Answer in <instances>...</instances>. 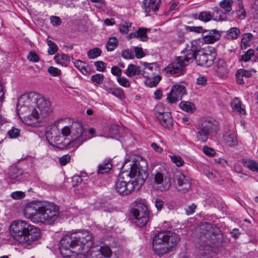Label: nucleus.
Segmentation results:
<instances>
[{"mask_svg": "<svg viewBox=\"0 0 258 258\" xmlns=\"http://www.w3.org/2000/svg\"><path fill=\"white\" fill-rule=\"evenodd\" d=\"M153 81H150L149 80H147L146 83L148 85V86L150 87H153L156 86L157 84L160 82L161 80V77L159 76H155L154 75H153Z\"/></svg>", "mask_w": 258, "mask_h": 258, "instance_id": "47", "label": "nucleus"}, {"mask_svg": "<svg viewBox=\"0 0 258 258\" xmlns=\"http://www.w3.org/2000/svg\"><path fill=\"white\" fill-rule=\"evenodd\" d=\"M27 59L32 62H38L39 60L38 55L34 51H30L27 56Z\"/></svg>", "mask_w": 258, "mask_h": 258, "instance_id": "50", "label": "nucleus"}, {"mask_svg": "<svg viewBox=\"0 0 258 258\" xmlns=\"http://www.w3.org/2000/svg\"><path fill=\"white\" fill-rule=\"evenodd\" d=\"M180 240L179 235L170 231L158 232L153 238L152 248L160 256L173 250Z\"/></svg>", "mask_w": 258, "mask_h": 258, "instance_id": "6", "label": "nucleus"}, {"mask_svg": "<svg viewBox=\"0 0 258 258\" xmlns=\"http://www.w3.org/2000/svg\"><path fill=\"white\" fill-rule=\"evenodd\" d=\"M111 72L113 75L116 76L117 77H120L121 75L122 71L117 67L113 66L111 68Z\"/></svg>", "mask_w": 258, "mask_h": 258, "instance_id": "58", "label": "nucleus"}, {"mask_svg": "<svg viewBox=\"0 0 258 258\" xmlns=\"http://www.w3.org/2000/svg\"><path fill=\"white\" fill-rule=\"evenodd\" d=\"M132 26V23L127 22H124L119 25V31L123 34H126L128 31V28Z\"/></svg>", "mask_w": 258, "mask_h": 258, "instance_id": "46", "label": "nucleus"}, {"mask_svg": "<svg viewBox=\"0 0 258 258\" xmlns=\"http://www.w3.org/2000/svg\"><path fill=\"white\" fill-rule=\"evenodd\" d=\"M30 102L36 104V107L33 109L31 114V116L35 119L44 118L51 111L50 101L44 98L42 95L33 92L20 96L18 100L17 111L19 110V106L28 105Z\"/></svg>", "mask_w": 258, "mask_h": 258, "instance_id": "5", "label": "nucleus"}, {"mask_svg": "<svg viewBox=\"0 0 258 258\" xmlns=\"http://www.w3.org/2000/svg\"><path fill=\"white\" fill-rule=\"evenodd\" d=\"M254 55V50L251 49H248L244 54L242 55L239 59L241 61L247 62L250 60Z\"/></svg>", "mask_w": 258, "mask_h": 258, "instance_id": "37", "label": "nucleus"}, {"mask_svg": "<svg viewBox=\"0 0 258 258\" xmlns=\"http://www.w3.org/2000/svg\"><path fill=\"white\" fill-rule=\"evenodd\" d=\"M20 130L15 127H12V128L10 130L8 133L11 138H17L20 135Z\"/></svg>", "mask_w": 258, "mask_h": 258, "instance_id": "51", "label": "nucleus"}, {"mask_svg": "<svg viewBox=\"0 0 258 258\" xmlns=\"http://www.w3.org/2000/svg\"><path fill=\"white\" fill-rule=\"evenodd\" d=\"M147 29L146 28H140L137 31L138 33V38L140 39L142 41H147L148 39V37L147 35Z\"/></svg>", "mask_w": 258, "mask_h": 258, "instance_id": "35", "label": "nucleus"}, {"mask_svg": "<svg viewBox=\"0 0 258 258\" xmlns=\"http://www.w3.org/2000/svg\"><path fill=\"white\" fill-rule=\"evenodd\" d=\"M74 65L83 74H86L88 73L87 70L86 69V64L84 62L77 59L74 61Z\"/></svg>", "mask_w": 258, "mask_h": 258, "instance_id": "33", "label": "nucleus"}, {"mask_svg": "<svg viewBox=\"0 0 258 258\" xmlns=\"http://www.w3.org/2000/svg\"><path fill=\"white\" fill-rule=\"evenodd\" d=\"M112 167V165L109 162H104L100 164L97 171L98 174H104L108 172Z\"/></svg>", "mask_w": 258, "mask_h": 258, "instance_id": "27", "label": "nucleus"}, {"mask_svg": "<svg viewBox=\"0 0 258 258\" xmlns=\"http://www.w3.org/2000/svg\"><path fill=\"white\" fill-rule=\"evenodd\" d=\"M51 22L53 25L58 26L61 23L60 19L59 17L56 16H52L51 18Z\"/></svg>", "mask_w": 258, "mask_h": 258, "instance_id": "63", "label": "nucleus"}, {"mask_svg": "<svg viewBox=\"0 0 258 258\" xmlns=\"http://www.w3.org/2000/svg\"><path fill=\"white\" fill-rule=\"evenodd\" d=\"M11 197L15 200L21 199L25 197V194L22 191H15L11 194Z\"/></svg>", "mask_w": 258, "mask_h": 258, "instance_id": "56", "label": "nucleus"}, {"mask_svg": "<svg viewBox=\"0 0 258 258\" xmlns=\"http://www.w3.org/2000/svg\"><path fill=\"white\" fill-rule=\"evenodd\" d=\"M214 244V239H212V241L208 240L205 243H202L200 245V253L203 256L210 255L212 252V248Z\"/></svg>", "mask_w": 258, "mask_h": 258, "instance_id": "20", "label": "nucleus"}, {"mask_svg": "<svg viewBox=\"0 0 258 258\" xmlns=\"http://www.w3.org/2000/svg\"><path fill=\"white\" fill-rule=\"evenodd\" d=\"M171 161L175 163L178 167H180L183 165L184 162L182 158L179 156L172 155L170 156Z\"/></svg>", "mask_w": 258, "mask_h": 258, "instance_id": "42", "label": "nucleus"}, {"mask_svg": "<svg viewBox=\"0 0 258 258\" xmlns=\"http://www.w3.org/2000/svg\"><path fill=\"white\" fill-rule=\"evenodd\" d=\"M154 181L159 190L161 191L168 190L171 186V176L170 173L165 168H160L155 171Z\"/></svg>", "mask_w": 258, "mask_h": 258, "instance_id": "11", "label": "nucleus"}, {"mask_svg": "<svg viewBox=\"0 0 258 258\" xmlns=\"http://www.w3.org/2000/svg\"><path fill=\"white\" fill-rule=\"evenodd\" d=\"M121 128L116 124H112L109 127L110 137L115 138L120 134Z\"/></svg>", "mask_w": 258, "mask_h": 258, "instance_id": "36", "label": "nucleus"}, {"mask_svg": "<svg viewBox=\"0 0 258 258\" xmlns=\"http://www.w3.org/2000/svg\"><path fill=\"white\" fill-rule=\"evenodd\" d=\"M216 72L219 77L226 78L228 74V69L226 61L223 59H218L216 62Z\"/></svg>", "mask_w": 258, "mask_h": 258, "instance_id": "16", "label": "nucleus"}, {"mask_svg": "<svg viewBox=\"0 0 258 258\" xmlns=\"http://www.w3.org/2000/svg\"><path fill=\"white\" fill-rule=\"evenodd\" d=\"M196 208V205L192 204L191 205L188 206L186 209V214L189 215L194 213L195 210Z\"/></svg>", "mask_w": 258, "mask_h": 258, "instance_id": "62", "label": "nucleus"}, {"mask_svg": "<svg viewBox=\"0 0 258 258\" xmlns=\"http://www.w3.org/2000/svg\"><path fill=\"white\" fill-rule=\"evenodd\" d=\"M24 214L26 218L34 223L51 224L58 218V208L52 203H33L26 205Z\"/></svg>", "mask_w": 258, "mask_h": 258, "instance_id": "3", "label": "nucleus"}, {"mask_svg": "<svg viewBox=\"0 0 258 258\" xmlns=\"http://www.w3.org/2000/svg\"><path fill=\"white\" fill-rule=\"evenodd\" d=\"M160 0H144L143 6L146 13H150L151 10L154 12L159 10Z\"/></svg>", "mask_w": 258, "mask_h": 258, "instance_id": "18", "label": "nucleus"}, {"mask_svg": "<svg viewBox=\"0 0 258 258\" xmlns=\"http://www.w3.org/2000/svg\"><path fill=\"white\" fill-rule=\"evenodd\" d=\"M215 13L216 14V19L218 20L219 21H224L227 19V16L226 15V13H224L222 11L221 9H217L215 11Z\"/></svg>", "mask_w": 258, "mask_h": 258, "instance_id": "44", "label": "nucleus"}, {"mask_svg": "<svg viewBox=\"0 0 258 258\" xmlns=\"http://www.w3.org/2000/svg\"><path fill=\"white\" fill-rule=\"evenodd\" d=\"M101 50L97 47L94 48L88 51L87 55L90 59H93L100 56L101 54Z\"/></svg>", "mask_w": 258, "mask_h": 258, "instance_id": "34", "label": "nucleus"}, {"mask_svg": "<svg viewBox=\"0 0 258 258\" xmlns=\"http://www.w3.org/2000/svg\"><path fill=\"white\" fill-rule=\"evenodd\" d=\"M118 40L115 37H110L106 43V49L108 51H113L117 46Z\"/></svg>", "mask_w": 258, "mask_h": 258, "instance_id": "28", "label": "nucleus"}, {"mask_svg": "<svg viewBox=\"0 0 258 258\" xmlns=\"http://www.w3.org/2000/svg\"><path fill=\"white\" fill-rule=\"evenodd\" d=\"M71 157L69 155H64L59 159V161L61 165H65L70 162Z\"/></svg>", "mask_w": 258, "mask_h": 258, "instance_id": "55", "label": "nucleus"}, {"mask_svg": "<svg viewBox=\"0 0 258 258\" xmlns=\"http://www.w3.org/2000/svg\"><path fill=\"white\" fill-rule=\"evenodd\" d=\"M180 107L182 110L186 112H193L195 110L194 104L190 102L182 101L180 103Z\"/></svg>", "mask_w": 258, "mask_h": 258, "instance_id": "29", "label": "nucleus"}, {"mask_svg": "<svg viewBox=\"0 0 258 258\" xmlns=\"http://www.w3.org/2000/svg\"><path fill=\"white\" fill-rule=\"evenodd\" d=\"M91 80L97 84H101L103 82L104 76L101 74H97L91 77Z\"/></svg>", "mask_w": 258, "mask_h": 258, "instance_id": "43", "label": "nucleus"}, {"mask_svg": "<svg viewBox=\"0 0 258 258\" xmlns=\"http://www.w3.org/2000/svg\"><path fill=\"white\" fill-rule=\"evenodd\" d=\"M240 34V31L236 28H231L227 32L228 37L231 39H236Z\"/></svg>", "mask_w": 258, "mask_h": 258, "instance_id": "38", "label": "nucleus"}, {"mask_svg": "<svg viewBox=\"0 0 258 258\" xmlns=\"http://www.w3.org/2000/svg\"><path fill=\"white\" fill-rule=\"evenodd\" d=\"M92 235L83 230L64 236L60 241L59 250L64 258H109L112 254L108 246H102L97 250L91 249Z\"/></svg>", "mask_w": 258, "mask_h": 258, "instance_id": "1", "label": "nucleus"}, {"mask_svg": "<svg viewBox=\"0 0 258 258\" xmlns=\"http://www.w3.org/2000/svg\"><path fill=\"white\" fill-rule=\"evenodd\" d=\"M174 182L178 186V190L185 192L190 188L191 182L189 178L182 173L178 172L175 174Z\"/></svg>", "mask_w": 258, "mask_h": 258, "instance_id": "15", "label": "nucleus"}, {"mask_svg": "<svg viewBox=\"0 0 258 258\" xmlns=\"http://www.w3.org/2000/svg\"><path fill=\"white\" fill-rule=\"evenodd\" d=\"M61 133L63 136H71V140L64 145L67 148H77L88 138L87 132L83 130L82 124L79 121H75L70 126H64Z\"/></svg>", "mask_w": 258, "mask_h": 258, "instance_id": "8", "label": "nucleus"}, {"mask_svg": "<svg viewBox=\"0 0 258 258\" xmlns=\"http://www.w3.org/2000/svg\"><path fill=\"white\" fill-rule=\"evenodd\" d=\"M96 69L99 72H104L106 68V63L101 61H96L94 63Z\"/></svg>", "mask_w": 258, "mask_h": 258, "instance_id": "54", "label": "nucleus"}, {"mask_svg": "<svg viewBox=\"0 0 258 258\" xmlns=\"http://www.w3.org/2000/svg\"><path fill=\"white\" fill-rule=\"evenodd\" d=\"M130 162H125L116 182V190L120 195H127L138 190L149 176L148 164L145 159L138 156Z\"/></svg>", "mask_w": 258, "mask_h": 258, "instance_id": "2", "label": "nucleus"}, {"mask_svg": "<svg viewBox=\"0 0 258 258\" xmlns=\"http://www.w3.org/2000/svg\"><path fill=\"white\" fill-rule=\"evenodd\" d=\"M256 71L254 69H251L249 70H246L243 69H240L237 71L235 76L237 79V82L239 85H242L244 83L243 77L250 78L253 74L255 73Z\"/></svg>", "mask_w": 258, "mask_h": 258, "instance_id": "17", "label": "nucleus"}, {"mask_svg": "<svg viewBox=\"0 0 258 258\" xmlns=\"http://www.w3.org/2000/svg\"><path fill=\"white\" fill-rule=\"evenodd\" d=\"M186 30L196 33L203 32V29L202 27L187 26L186 27Z\"/></svg>", "mask_w": 258, "mask_h": 258, "instance_id": "59", "label": "nucleus"}, {"mask_svg": "<svg viewBox=\"0 0 258 258\" xmlns=\"http://www.w3.org/2000/svg\"><path fill=\"white\" fill-rule=\"evenodd\" d=\"M55 61L61 66H66L67 63L70 61L69 57L66 54H57L54 57Z\"/></svg>", "mask_w": 258, "mask_h": 258, "instance_id": "25", "label": "nucleus"}, {"mask_svg": "<svg viewBox=\"0 0 258 258\" xmlns=\"http://www.w3.org/2000/svg\"><path fill=\"white\" fill-rule=\"evenodd\" d=\"M223 138L224 142L227 146L232 147L238 144L236 134L233 131H229L226 132Z\"/></svg>", "mask_w": 258, "mask_h": 258, "instance_id": "19", "label": "nucleus"}, {"mask_svg": "<svg viewBox=\"0 0 258 258\" xmlns=\"http://www.w3.org/2000/svg\"><path fill=\"white\" fill-rule=\"evenodd\" d=\"M9 229L12 237L27 249L33 247L40 237V229L24 220L13 221Z\"/></svg>", "mask_w": 258, "mask_h": 258, "instance_id": "4", "label": "nucleus"}, {"mask_svg": "<svg viewBox=\"0 0 258 258\" xmlns=\"http://www.w3.org/2000/svg\"><path fill=\"white\" fill-rule=\"evenodd\" d=\"M217 122L213 118L205 119L202 121L200 130L197 133V138L199 141L205 142L209 136H214L217 132Z\"/></svg>", "mask_w": 258, "mask_h": 258, "instance_id": "9", "label": "nucleus"}, {"mask_svg": "<svg viewBox=\"0 0 258 258\" xmlns=\"http://www.w3.org/2000/svg\"><path fill=\"white\" fill-rule=\"evenodd\" d=\"M239 1V10L236 11V14L237 15V17L239 19L241 20H243L245 18L246 14L245 10L243 8V6L242 4V1Z\"/></svg>", "mask_w": 258, "mask_h": 258, "instance_id": "40", "label": "nucleus"}, {"mask_svg": "<svg viewBox=\"0 0 258 258\" xmlns=\"http://www.w3.org/2000/svg\"><path fill=\"white\" fill-rule=\"evenodd\" d=\"M106 90L108 93L112 94L116 97L121 99L125 98V95L123 90L120 88L107 87Z\"/></svg>", "mask_w": 258, "mask_h": 258, "instance_id": "23", "label": "nucleus"}, {"mask_svg": "<svg viewBox=\"0 0 258 258\" xmlns=\"http://www.w3.org/2000/svg\"><path fill=\"white\" fill-rule=\"evenodd\" d=\"M135 52L136 56L138 58H141L145 56V53L141 48L139 47H135Z\"/></svg>", "mask_w": 258, "mask_h": 258, "instance_id": "57", "label": "nucleus"}, {"mask_svg": "<svg viewBox=\"0 0 258 258\" xmlns=\"http://www.w3.org/2000/svg\"><path fill=\"white\" fill-rule=\"evenodd\" d=\"M138 75H142L144 76V77L147 79V80H150L153 77L154 74L153 73L150 72L149 71L146 69V67L142 70L141 69L138 70Z\"/></svg>", "mask_w": 258, "mask_h": 258, "instance_id": "45", "label": "nucleus"}, {"mask_svg": "<svg viewBox=\"0 0 258 258\" xmlns=\"http://www.w3.org/2000/svg\"><path fill=\"white\" fill-rule=\"evenodd\" d=\"M22 171L16 167H13L9 172V178L12 183H15L22 179Z\"/></svg>", "mask_w": 258, "mask_h": 258, "instance_id": "21", "label": "nucleus"}, {"mask_svg": "<svg viewBox=\"0 0 258 258\" xmlns=\"http://www.w3.org/2000/svg\"><path fill=\"white\" fill-rule=\"evenodd\" d=\"M48 72L52 76H58L60 74L61 71L56 68L49 67L48 69Z\"/></svg>", "mask_w": 258, "mask_h": 258, "instance_id": "53", "label": "nucleus"}, {"mask_svg": "<svg viewBox=\"0 0 258 258\" xmlns=\"http://www.w3.org/2000/svg\"><path fill=\"white\" fill-rule=\"evenodd\" d=\"M164 202L160 199H156L155 201V206L158 211H161L163 208Z\"/></svg>", "mask_w": 258, "mask_h": 258, "instance_id": "60", "label": "nucleus"}, {"mask_svg": "<svg viewBox=\"0 0 258 258\" xmlns=\"http://www.w3.org/2000/svg\"><path fill=\"white\" fill-rule=\"evenodd\" d=\"M160 108L161 106L155 107V115L162 126L169 128L172 126L173 124L171 113L168 112H160Z\"/></svg>", "mask_w": 258, "mask_h": 258, "instance_id": "13", "label": "nucleus"}, {"mask_svg": "<svg viewBox=\"0 0 258 258\" xmlns=\"http://www.w3.org/2000/svg\"><path fill=\"white\" fill-rule=\"evenodd\" d=\"M232 0H223L220 3L219 6L226 13H229L232 10Z\"/></svg>", "mask_w": 258, "mask_h": 258, "instance_id": "30", "label": "nucleus"}, {"mask_svg": "<svg viewBox=\"0 0 258 258\" xmlns=\"http://www.w3.org/2000/svg\"><path fill=\"white\" fill-rule=\"evenodd\" d=\"M131 213L134 217L133 222L140 227L145 226L149 221V212L147 206L139 203L136 207L132 208Z\"/></svg>", "mask_w": 258, "mask_h": 258, "instance_id": "10", "label": "nucleus"}, {"mask_svg": "<svg viewBox=\"0 0 258 258\" xmlns=\"http://www.w3.org/2000/svg\"><path fill=\"white\" fill-rule=\"evenodd\" d=\"M204 172L209 178L215 181L218 180L219 174L212 168L206 166L204 169Z\"/></svg>", "mask_w": 258, "mask_h": 258, "instance_id": "24", "label": "nucleus"}, {"mask_svg": "<svg viewBox=\"0 0 258 258\" xmlns=\"http://www.w3.org/2000/svg\"><path fill=\"white\" fill-rule=\"evenodd\" d=\"M207 79L206 77L202 76L197 79V84L199 85L205 86L207 84Z\"/></svg>", "mask_w": 258, "mask_h": 258, "instance_id": "61", "label": "nucleus"}, {"mask_svg": "<svg viewBox=\"0 0 258 258\" xmlns=\"http://www.w3.org/2000/svg\"><path fill=\"white\" fill-rule=\"evenodd\" d=\"M244 167L248 168L253 171H258V163L253 160H245L243 161Z\"/></svg>", "mask_w": 258, "mask_h": 258, "instance_id": "31", "label": "nucleus"}, {"mask_svg": "<svg viewBox=\"0 0 258 258\" xmlns=\"http://www.w3.org/2000/svg\"><path fill=\"white\" fill-rule=\"evenodd\" d=\"M216 55L217 53L214 48L212 49V51L205 52L200 50L195 59L198 65L208 67L213 64Z\"/></svg>", "mask_w": 258, "mask_h": 258, "instance_id": "12", "label": "nucleus"}, {"mask_svg": "<svg viewBox=\"0 0 258 258\" xmlns=\"http://www.w3.org/2000/svg\"><path fill=\"white\" fill-rule=\"evenodd\" d=\"M231 106L233 109L241 114L245 113L244 109L241 107V102L237 98L233 99L231 102Z\"/></svg>", "mask_w": 258, "mask_h": 258, "instance_id": "26", "label": "nucleus"}, {"mask_svg": "<svg viewBox=\"0 0 258 258\" xmlns=\"http://www.w3.org/2000/svg\"><path fill=\"white\" fill-rule=\"evenodd\" d=\"M117 80L119 85L124 87H128L130 86V81L124 77H117Z\"/></svg>", "mask_w": 258, "mask_h": 258, "instance_id": "48", "label": "nucleus"}, {"mask_svg": "<svg viewBox=\"0 0 258 258\" xmlns=\"http://www.w3.org/2000/svg\"><path fill=\"white\" fill-rule=\"evenodd\" d=\"M47 45L49 46L47 52L49 54L52 55L56 52L58 50V47L55 43L51 40L47 41Z\"/></svg>", "mask_w": 258, "mask_h": 258, "instance_id": "39", "label": "nucleus"}, {"mask_svg": "<svg viewBox=\"0 0 258 258\" xmlns=\"http://www.w3.org/2000/svg\"><path fill=\"white\" fill-rule=\"evenodd\" d=\"M252 35L250 33H246L242 35L241 40L249 42L252 39Z\"/></svg>", "mask_w": 258, "mask_h": 258, "instance_id": "64", "label": "nucleus"}, {"mask_svg": "<svg viewBox=\"0 0 258 258\" xmlns=\"http://www.w3.org/2000/svg\"><path fill=\"white\" fill-rule=\"evenodd\" d=\"M203 151L205 154L209 156H213L216 154L215 150L207 146L203 147Z\"/></svg>", "mask_w": 258, "mask_h": 258, "instance_id": "49", "label": "nucleus"}, {"mask_svg": "<svg viewBox=\"0 0 258 258\" xmlns=\"http://www.w3.org/2000/svg\"><path fill=\"white\" fill-rule=\"evenodd\" d=\"M220 34L216 30H211L207 35L204 36L203 39L206 43H213L219 39Z\"/></svg>", "mask_w": 258, "mask_h": 258, "instance_id": "22", "label": "nucleus"}, {"mask_svg": "<svg viewBox=\"0 0 258 258\" xmlns=\"http://www.w3.org/2000/svg\"><path fill=\"white\" fill-rule=\"evenodd\" d=\"M139 70H140L139 67L137 68L133 64H130L126 70V74L128 77H132L136 74L138 75Z\"/></svg>", "mask_w": 258, "mask_h": 258, "instance_id": "32", "label": "nucleus"}, {"mask_svg": "<svg viewBox=\"0 0 258 258\" xmlns=\"http://www.w3.org/2000/svg\"><path fill=\"white\" fill-rule=\"evenodd\" d=\"M200 50V46L196 41H192L186 45L181 51L182 55L178 56L172 64L167 68V73L171 74L181 73L183 68L192 62Z\"/></svg>", "mask_w": 258, "mask_h": 258, "instance_id": "7", "label": "nucleus"}, {"mask_svg": "<svg viewBox=\"0 0 258 258\" xmlns=\"http://www.w3.org/2000/svg\"><path fill=\"white\" fill-rule=\"evenodd\" d=\"M212 17L211 14L206 11L201 12L199 15V20L205 22L209 21Z\"/></svg>", "mask_w": 258, "mask_h": 258, "instance_id": "41", "label": "nucleus"}, {"mask_svg": "<svg viewBox=\"0 0 258 258\" xmlns=\"http://www.w3.org/2000/svg\"><path fill=\"white\" fill-rule=\"evenodd\" d=\"M121 55L125 59H133L134 58V52L128 49L122 51Z\"/></svg>", "mask_w": 258, "mask_h": 258, "instance_id": "52", "label": "nucleus"}, {"mask_svg": "<svg viewBox=\"0 0 258 258\" xmlns=\"http://www.w3.org/2000/svg\"><path fill=\"white\" fill-rule=\"evenodd\" d=\"M186 89L181 85H176L172 87L170 93L167 95V99L170 103H174L181 100L183 95L185 94Z\"/></svg>", "mask_w": 258, "mask_h": 258, "instance_id": "14", "label": "nucleus"}]
</instances>
